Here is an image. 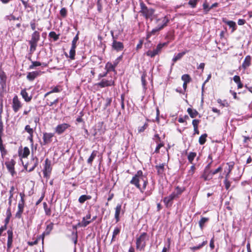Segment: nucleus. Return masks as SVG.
Here are the masks:
<instances>
[{
  "label": "nucleus",
  "instance_id": "nucleus-1",
  "mask_svg": "<svg viewBox=\"0 0 252 252\" xmlns=\"http://www.w3.org/2000/svg\"><path fill=\"white\" fill-rule=\"evenodd\" d=\"M131 185L135 186L141 192H143L148 184L147 178L141 170H138L130 181Z\"/></svg>",
  "mask_w": 252,
  "mask_h": 252
},
{
  "label": "nucleus",
  "instance_id": "nucleus-2",
  "mask_svg": "<svg viewBox=\"0 0 252 252\" xmlns=\"http://www.w3.org/2000/svg\"><path fill=\"white\" fill-rule=\"evenodd\" d=\"M149 240V236L145 232H143L136 238V248L140 251H144L146 246V242Z\"/></svg>",
  "mask_w": 252,
  "mask_h": 252
},
{
  "label": "nucleus",
  "instance_id": "nucleus-3",
  "mask_svg": "<svg viewBox=\"0 0 252 252\" xmlns=\"http://www.w3.org/2000/svg\"><path fill=\"white\" fill-rule=\"evenodd\" d=\"M40 39V34L37 31H34L32 34L31 39L29 41L30 45V51L33 52L37 45V42Z\"/></svg>",
  "mask_w": 252,
  "mask_h": 252
},
{
  "label": "nucleus",
  "instance_id": "nucleus-4",
  "mask_svg": "<svg viewBox=\"0 0 252 252\" xmlns=\"http://www.w3.org/2000/svg\"><path fill=\"white\" fill-rule=\"evenodd\" d=\"M141 10L140 12L146 19H150L153 20V16L155 12L154 9L153 8H148L143 2L140 3Z\"/></svg>",
  "mask_w": 252,
  "mask_h": 252
},
{
  "label": "nucleus",
  "instance_id": "nucleus-5",
  "mask_svg": "<svg viewBox=\"0 0 252 252\" xmlns=\"http://www.w3.org/2000/svg\"><path fill=\"white\" fill-rule=\"evenodd\" d=\"M160 21H162V24L161 26H157L153 29L152 31L149 33L148 35H154L157 32L162 30L164 27L166 26L167 24L169 22V19L166 17H164L162 18L158 19L156 20L157 23H158Z\"/></svg>",
  "mask_w": 252,
  "mask_h": 252
},
{
  "label": "nucleus",
  "instance_id": "nucleus-6",
  "mask_svg": "<svg viewBox=\"0 0 252 252\" xmlns=\"http://www.w3.org/2000/svg\"><path fill=\"white\" fill-rule=\"evenodd\" d=\"M20 196L21 199L18 203V211L15 214V217L18 219H21L22 218V214L23 213L25 206L24 193L22 192L20 193Z\"/></svg>",
  "mask_w": 252,
  "mask_h": 252
},
{
  "label": "nucleus",
  "instance_id": "nucleus-7",
  "mask_svg": "<svg viewBox=\"0 0 252 252\" xmlns=\"http://www.w3.org/2000/svg\"><path fill=\"white\" fill-rule=\"evenodd\" d=\"M111 34L113 39V42L112 44V49L117 52L122 51L124 48L123 43L116 40V38H115L114 37L113 31H111Z\"/></svg>",
  "mask_w": 252,
  "mask_h": 252
},
{
  "label": "nucleus",
  "instance_id": "nucleus-8",
  "mask_svg": "<svg viewBox=\"0 0 252 252\" xmlns=\"http://www.w3.org/2000/svg\"><path fill=\"white\" fill-rule=\"evenodd\" d=\"M38 163V159L36 157H32L30 162L25 165V168L28 172H32L37 166Z\"/></svg>",
  "mask_w": 252,
  "mask_h": 252
},
{
  "label": "nucleus",
  "instance_id": "nucleus-9",
  "mask_svg": "<svg viewBox=\"0 0 252 252\" xmlns=\"http://www.w3.org/2000/svg\"><path fill=\"white\" fill-rule=\"evenodd\" d=\"M212 162V161H210L208 163L207 165L205 168L203 174L201 176V178H203L205 181H209L211 179V174H209V173L211 171L210 170V169L211 168V165Z\"/></svg>",
  "mask_w": 252,
  "mask_h": 252
},
{
  "label": "nucleus",
  "instance_id": "nucleus-10",
  "mask_svg": "<svg viewBox=\"0 0 252 252\" xmlns=\"http://www.w3.org/2000/svg\"><path fill=\"white\" fill-rule=\"evenodd\" d=\"M12 107L14 112H17L22 107V104L17 95H15L12 99Z\"/></svg>",
  "mask_w": 252,
  "mask_h": 252
},
{
  "label": "nucleus",
  "instance_id": "nucleus-11",
  "mask_svg": "<svg viewBox=\"0 0 252 252\" xmlns=\"http://www.w3.org/2000/svg\"><path fill=\"white\" fill-rule=\"evenodd\" d=\"M15 163V161L13 159H11L10 160L6 161L5 162V164L7 170L11 173L12 176H13L14 174L15 173L14 170V165Z\"/></svg>",
  "mask_w": 252,
  "mask_h": 252
},
{
  "label": "nucleus",
  "instance_id": "nucleus-12",
  "mask_svg": "<svg viewBox=\"0 0 252 252\" xmlns=\"http://www.w3.org/2000/svg\"><path fill=\"white\" fill-rule=\"evenodd\" d=\"M52 168L51 167L50 161H49L48 159H46L45 161V165L43 168V174L45 177H48L51 172Z\"/></svg>",
  "mask_w": 252,
  "mask_h": 252
},
{
  "label": "nucleus",
  "instance_id": "nucleus-13",
  "mask_svg": "<svg viewBox=\"0 0 252 252\" xmlns=\"http://www.w3.org/2000/svg\"><path fill=\"white\" fill-rule=\"evenodd\" d=\"M115 85L114 81L112 80H107L105 79H102L101 81L95 84L100 88H104L109 86H112Z\"/></svg>",
  "mask_w": 252,
  "mask_h": 252
},
{
  "label": "nucleus",
  "instance_id": "nucleus-14",
  "mask_svg": "<svg viewBox=\"0 0 252 252\" xmlns=\"http://www.w3.org/2000/svg\"><path fill=\"white\" fill-rule=\"evenodd\" d=\"M69 127L70 125L66 123L58 125L55 128V132L59 135L61 134Z\"/></svg>",
  "mask_w": 252,
  "mask_h": 252
},
{
  "label": "nucleus",
  "instance_id": "nucleus-15",
  "mask_svg": "<svg viewBox=\"0 0 252 252\" xmlns=\"http://www.w3.org/2000/svg\"><path fill=\"white\" fill-rule=\"evenodd\" d=\"M53 226L54 223L53 222H50L49 224L47 225L45 230L40 236L42 239V244H43L45 236L50 234V232L53 229Z\"/></svg>",
  "mask_w": 252,
  "mask_h": 252
},
{
  "label": "nucleus",
  "instance_id": "nucleus-16",
  "mask_svg": "<svg viewBox=\"0 0 252 252\" xmlns=\"http://www.w3.org/2000/svg\"><path fill=\"white\" fill-rule=\"evenodd\" d=\"M177 197V195L175 194V192H173L169 196L165 197L163 199V202L165 203V205L167 207L168 205H171L172 201L174 199Z\"/></svg>",
  "mask_w": 252,
  "mask_h": 252
},
{
  "label": "nucleus",
  "instance_id": "nucleus-17",
  "mask_svg": "<svg viewBox=\"0 0 252 252\" xmlns=\"http://www.w3.org/2000/svg\"><path fill=\"white\" fill-rule=\"evenodd\" d=\"M54 134L52 133H44L43 135L44 145L50 143L52 141V138Z\"/></svg>",
  "mask_w": 252,
  "mask_h": 252
},
{
  "label": "nucleus",
  "instance_id": "nucleus-18",
  "mask_svg": "<svg viewBox=\"0 0 252 252\" xmlns=\"http://www.w3.org/2000/svg\"><path fill=\"white\" fill-rule=\"evenodd\" d=\"M0 85L2 89L6 86V76L4 71H0Z\"/></svg>",
  "mask_w": 252,
  "mask_h": 252
},
{
  "label": "nucleus",
  "instance_id": "nucleus-19",
  "mask_svg": "<svg viewBox=\"0 0 252 252\" xmlns=\"http://www.w3.org/2000/svg\"><path fill=\"white\" fill-rule=\"evenodd\" d=\"M20 94L26 102H30L32 99V95H31L29 96L25 89L22 90L21 91Z\"/></svg>",
  "mask_w": 252,
  "mask_h": 252
},
{
  "label": "nucleus",
  "instance_id": "nucleus-20",
  "mask_svg": "<svg viewBox=\"0 0 252 252\" xmlns=\"http://www.w3.org/2000/svg\"><path fill=\"white\" fill-rule=\"evenodd\" d=\"M251 57L250 56H247L242 64V67L246 69L248 67L251 65Z\"/></svg>",
  "mask_w": 252,
  "mask_h": 252
},
{
  "label": "nucleus",
  "instance_id": "nucleus-21",
  "mask_svg": "<svg viewBox=\"0 0 252 252\" xmlns=\"http://www.w3.org/2000/svg\"><path fill=\"white\" fill-rule=\"evenodd\" d=\"M187 112L189 116L192 118H195L199 114L198 112L195 109L191 108H188Z\"/></svg>",
  "mask_w": 252,
  "mask_h": 252
},
{
  "label": "nucleus",
  "instance_id": "nucleus-22",
  "mask_svg": "<svg viewBox=\"0 0 252 252\" xmlns=\"http://www.w3.org/2000/svg\"><path fill=\"white\" fill-rule=\"evenodd\" d=\"M39 75V72L37 71H33L32 72H29L27 76V79L30 81L33 80L38 75Z\"/></svg>",
  "mask_w": 252,
  "mask_h": 252
},
{
  "label": "nucleus",
  "instance_id": "nucleus-23",
  "mask_svg": "<svg viewBox=\"0 0 252 252\" xmlns=\"http://www.w3.org/2000/svg\"><path fill=\"white\" fill-rule=\"evenodd\" d=\"M187 51H185L181 53H179L176 56H175L172 59V61L173 62V63H175L177 61L180 60L183 57V56L187 53ZM173 65L174 63H172V65Z\"/></svg>",
  "mask_w": 252,
  "mask_h": 252
},
{
  "label": "nucleus",
  "instance_id": "nucleus-24",
  "mask_svg": "<svg viewBox=\"0 0 252 252\" xmlns=\"http://www.w3.org/2000/svg\"><path fill=\"white\" fill-rule=\"evenodd\" d=\"M121 205L118 204L115 209V218L117 222L119 221V215L121 210Z\"/></svg>",
  "mask_w": 252,
  "mask_h": 252
},
{
  "label": "nucleus",
  "instance_id": "nucleus-25",
  "mask_svg": "<svg viewBox=\"0 0 252 252\" xmlns=\"http://www.w3.org/2000/svg\"><path fill=\"white\" fill-rule=\"evenodd\" d=\"M97 153H98V152L95 150H94L92 152L90 157L87 160V162L88 164H89L90 165L92 164L93 161L94 159V158L96 157Z\"/></svg>",
  "mask_w": 252,
  "mask_h": 252
},
{
  "label": "nucleus",
  "instance_id": "nucleus-26",
  "mask_svg": "<svg viewBox=\"0 0 252 252\" xmlns=\"http://www.w3.org/2000/svg\"><path fill=\"white\" fill-rule=\"evenodd\" d=\"M91 198H92V197L90 195H82L79 197V198L78 199V201L79 203L83 204L86 200H90Z\"/></svg>",
  "mask_w": 252,
  "mask_h": 252
},
{
  "label": "nucleus",
  "instance_id": "nucleus-27",
  "mask_svg": "<svg viewBox=\"0 0 252 252\" xmlns=\"http://www.w3.org/2000/svg\"><path fill=\"white\" fill-rule=\"evenodd\" d=\"M234 81L237 84V87L238 89L242 88L243 86V84L241 82L240 77L239 76L235 75L233 77Z\"/></svg>",
  "mask_w": 252,
  "mask_h": 252
},
{
  "label": "nucleus",
  "instance_id": "nucleus-28",
  "mask_svg": "<svg viewBox=\"0 0 252 252\" xmlns=\"http://www.w3.org/2000/svg\"><path fill=\"white\" fill-rule=\"evenodd\" d=\"M165 163H161L158 165L156 166V168L157 169L158 174H162L164 172Z\"/></svg>",
  "mask_w": 252,
  "mask_h": 252
},
{
  "label": "nucleus",
  "instance_id": "nucleus-29",
  "mask_svg": "<svg viewBox=\"0 0 252 252\" xmlns=\"http://www.w3.org/2000/svg\"><path fill=\"white\" fill-rule=\"evenodd\" d=\"M91 222V220H86L84 218H83L82 221L78 222L77 224V226L80 227H86L88 225H89Z\"/></svg>",
  "mask_w": 252,
  "mask_h": 252
},
{
  "label": "nucleus",
  "instance_id": "nucleus-30",
  "mask_svg": "<svg viewBox=\"0 0 252 252\" xmlns=\"http://www.w3.org/2000/svg\"><path fill=\"white\" fill-rule=\"evenodd\" d=\"M225 23L230 28H232L231 32H233L236 29V24L235 22L232 21H227Z\"/></svg>",
  "mask_w": 252,
  "mask_h": 252
},
{
  "label": "nucleus",
  "instance_id": "nucleus-31",
  "mask_svg": "<svg viewBox=\"0 0 252 252\" xmlns=\"http://www.w3.org/2000/svg\"><path fill=\"white\" fill-rule=\"evenodd\" d=\"M209 220V218L202 217L199 221V225L200 228L202 229L204 224Z\"/></svg>",
  "mask_w": 252,
  "mask_h": 252
},
{
  "label": "nucleus",
  "instance_id": "nucleus-32",
  "mask_svg": "<svg viewBox=\"0 0 252 252\" xmlns=\"http://www.w3.org/2000/svg\"><path fill=\"white\" fill-rule=\"evenodd\" d=\"M120 231H121V229L120 228L118 227H116L113 231V235H112V239H111V242L114 241L115 240V237L116 235H118L120 232Z\"/></svg>",
  "mask_w": 252,
  "mask_h": 252
},
{
  "label": "nucleus",
  "instance_id": "nucleus-33",
  "mask_svg": "<svg viewBox=\"0 0 252 252\" xmlns=\"http://www.w3.org/2000/svg\"><path fill=\"white\" fill-rule=\"evenodd\" d=\"M41 65H42L44 66H46V64L45 63H43L42 64H41L39 62H32V64L30 66V68L31 69H32L35 67L40 66Z\"/></svg>",
  "mask_w": 252,
  "mask_h": 252
},
{
  "label": "nucleus",
  "instance_id": "nucleus-34",
  "mask_svg": "<svg viewBox=\"0 0 252 252\" xmlns=\"http://www.w3.org/2000/svg\"><path fill=\"white\" fill-rule=\"evenodd\" d=\"M76 47H73L71 46V48L69 51V55L68 57L71 60H74L75 59V49Z\"/></svg>",
  "mask_w": 252,
  "mask_h": 252
},
{
  "label": "nucleus",
  "instance_id": "nucleus-35",
  "mask_svg": "<svg viewBox=\"0 0 252 252\" xmlns=\"http://www.w3.org/2000/svg\"><path fill=\"white\" fill-rule=\"evenodd\" d=\"M207 134L206 133L201 135L199 138V143L200 145H203L206 141Z\"/></svg>",
  "mask_w": 252,
  "mask_h": 252
},
{
  "label": "nucleus",
  "instance_id": "nucleus-36",
  "mask_svg": "<svg viewBox=\"0 0 252 252\" xmlns=\"http://www.w3.org/2000/svg\"><path fill=\"white\" fill-rule=\"evenodd\" d=\"M196 156V153L194 152H190L188 156V159L189 160V161L192 164V161L195 158V157Z\"/></svg>",
  "mask_w": 252,
  "mask_h": 252
},
{
  "label": "nucleus",
  "instance_id": "nucleus-37",
  "mask_svg": "<svg viewBox=\"0 0 252 252\" xmlns=\"http://www.w3.org/2000/svg\"><path fill=\"white\" fill-rule=\"evenodd\" d=\"M116 66V64H112L111 63H108L106 64L105 67H106V68H107V72H108V71H114Z\"/></svg>",
  "mask_w": 252,
  "mask_h": 252
},
{
  "label": "nucleus",
  "instance_id": "nucleus-38",
  "mask_svg": "<svg viewBox=\"0 0 252 252\" xmlns=\"http://www.w3.org/2000/svg\"><path fill=\"white\" fill-rule=\"evenodd\" d=\"M8 238L7 243H12L13 242V232L12 230L9 229L7 232Z\"/></svg>",
  "mask_w": 252,
  "mask_h": 252
},
{
  "label": "nucleus",
  "instance_id": "nucleus-39",
  "mask_svg": "<svg viewBox=\"0 0 252 252\" xmlns=\"http://www.w3.org/2000/svg\"><path fill=\"white\" fill-rule=\"evenodd\" d=\"M43 208H44L46 215L50 216L51 213V211L50 208L48 207L47 204L46 202L43 203Z\"/></svg>",
  "mask_w": 252,
  "mask_h": 252
},
{
  "label": "nucleus",
  "instance_id": "nucleus-40",
  "mask_svg": "<svg viewBox=\"0 0 252 252\" xmlns=\"http://www.w3.org/2000/svg\"><path fill=\"white\" fill-rule=\"evenodd\" d=\"M30 151L29 149L27 147H24L23 149V152L22 153V158H26L30 155Z\"/></svg>",
  "mask_w": 252,
  "mask_h": 252
},
{
  "label": "nucleus",
  "instance_id": "nucleus-41",
  "mask_svg": "<svg viewBox=\"0 0 252 252\" xmlns=\"http://www.w3.org/2000/svg\"><path fill=\"white\" fill-rule=\"evenodd\" d=\"M185 188H181L179 186L176 187L175 190V194L177 195V197H178L179 195L181 194L182 192L185 190Z\"/></svg>",
  "mask_w": 252,
  "mask_h": 252
},
{
  "label": "nucleus",
  "instance_id": "nucleus-42",
  "mask_svg": "<svg viewBox=\"0 0 252 252\" xmlns=\"http://www.w3.org/2000/svg\"><path fill=\"white\" fill-rule=\"evenodd\" d=\"M60 92V90L59 89L58 87L56 86V87H54L51 91L46 93L44 95V97H46V96H47L48 95H49L50 94H51L52 93H59Z\"/></svg>",
  "mask_w": 252,
  "mask_h": 252
},
{
  "label": "nucleus",
  "instance_id": "nucleus-43",
  "mask_svg": "<svg viewBox=\"0 0 252 252\" xmlns=\"http://www.w3.org/2000/svg\"><path fill=\"white\" fill-rule=\"evenodd\" d=\"M222 170V168L221 166H219L218 168H217L216 170H214V171H212L211 170L209 174H211V179L213 177V176L215 174H216L217 173L221 171Z\"/></svg>",
  "mask_w": 252,
  "mask_h": 252
},
{
  "label": "nucleus",
  "instance_id": "nucleus-44",
  "mask_svg": "<svg viewBox=\"0 0 252 252\" xmlns=\"http://www.w3.org/2000/svg\"><path fill=\"white\" fill-rule=\"evenodd\" d=\"M79 40V32H77V34L73 38V40L72 41L71 46L76 47V43Z\"/></svg>",
  "mask_w": 252,
  "mask_h": 252
},
{
  "label": "nucleus",
  "instance_id": "nucleus-45",
  "mask_svg": "<svg viewBox=\"0 0 252 252\" xmlns=\"http://www.w3.org/2000/svg\"><path fill=\"white\" fill-rule=\"evenodd\" d=\"M49 37L54 39V41H57L59 38V35L57 34L55 32H51L49 34Z\"/></svg>",
  "mask_w": 252,
  "mask_h": 252
},
{
  "label": "nucleus",
  "instance_id": "nucleus-46",
  "mask_svg": "<svg viewBox=\"0 0 252 252\" xmlns=\"http://www.w3.org/2000/svg\"><path fill=\"white\" fill-rule=\"evenodd\" d=\"M207 241H204L202 243V244L199 245L198 246H194V247L190 248V249L193 251H196L197 250H198V249L201 248L203 246L207 244Z\"/></svg>",
  "mask_w": 252,
  "mask_h": 252
},
{
  "label": "nucleus",
  "instance_id": "nucleus-47",
  "mask_svg": "<svg viewBox=\"0 0 252 252\" xmlns=\"http://www.w3.org/2000/svg\"><path fill=\"white\" fill-rule=\"evenodd\" d=\"M203 8L205 14L208 13V12L211 10V8H210V7L209 6V5L207 3V2H205L203 4Z\"/></svg>",
  "mask_w": 252,
  "mask_h": 252
},
{
  "label": "nucleus",
  "instance_id": "nucleus-48",
  "mask_svg": "<svg viewBox=\"0 0 252 252\" xmlns=\"http://www.w3.org/2000/svg\"><path fill=\"white\" fill-rule=\"evenodd\" d=\"M167 43H159L158 44L157 48L155 49L156 51L157 52V53L158 54V53L160 51L161 49L166 45H167Z\"/></svg>",
  "mask_w": 252,
  "mask_h": 252
},
{
  "label": "nucleus",
  "instance_id": "nucleus-49",
  "mask_svg": "<svg viewBox=\"0 0 252 252\" xmlns=\"http://www.w3.org/2000/svg\"><path fill=\"white\" fill-rule=\"evenodd\" d=\"M182 79L184 81V83H188L190 81V77L188 74H184L182 76Z\"/></svg>",
  "mask_w": 252,
  "mask_h": 252
},
{
  "label": "nucleus",
  "instance_id": "nucleus-50",
  "mask_svg": "<svg viewBox=\"0 0 252 252\" xmlns=\"http://www.w3.org/2000/svg\"><path fill=\"white\" fill-rule=\"evenodd\" d=\"M148 124L147 123H145L144 125L142 126H139L138 128V132L139 133L143 132L145 131V130L148 127Z\"/></svg>",
  "mask_w": 252,
  "mask_h": 252
},
{
  "label": "nucleus",
  "instance_id": "nucleus-51",
  "mask_svg": "<svg viewBox=\"0 0 252 252\" xmlns=\"http://www.w3.org/2000/svg\"><path fill=\"white\" fill-rule=\"evenodd\" d=\"M157 52L155 49L153 50H149L147 52V55L151 57H154L156 55H158Z\"/></svg>",
  "mask_w": 252,
  "mask_h": 252
},
{
  "label": "nucleus",
  "instance_id": "nucleus-52",
  "mask_svg": "<svg viewBox=\"0 0 252 252\" xmlns=\"http://www.w3.org/2000/svg\"><path fill=\"white\" fill-rule=\"evenodd\" d=\"M25 130L29 134H33V130L32 128H31L29 125H27L25 127Z\"/></svg>",
  "mask_w": 252,
  "mask_h": 252
},
{
  "label": "nucleus",
  "instance_id": "nucleus-53",
  "mask_svg": "<svg viewBox=\"0 0 252 252\" xmlns=\"http://www.w3.org/2000/svg\"><path fill=\"white\" fill-rule=\"evenodd\" d=\"M112 102V98L107 97L105 99V104L104 105V109H106L110 105Z\"/></svg>",
  "mask_w": 252,
  "mask_h": 252
},
{
  "label": "nucleus",
  "instance_id": "nucleus-54",
  "mask_svg": "<svg viewBox=\"0 0 252 252\" xmlns=\"http://www.w3.org/2000/svg\"><path fill=\"white\" fill-rule=\"evenodd\" d=\"M198 0H190L189 1V4L190 5L192 8H194L196 6Z\"/></svg>",
  "mask_w": 252,
  "mask_h": 252
},
{
  "label": "nucleus",
  "instance_id": "nucleus-55",
  "mask_svg": "<svg viewBox=\"0 0 252 252\" xmlns=\"http://www.w3.org/2000/svg\"><path fill=\"white\" fill-rule=\"evenodd\" d=\"M158 145L155 149V152L156 153H158L159 152V149L160 148L163 147L164 146V144L162 143L159 142L158 143H157Z\"/></svg>",
  "mask_w": 252,
  "mask_h": 252
},
{
  "label": "nucleus",
  "instance_id": "nucleus-56",
  "mask_svg": "<svg viewBox=\"0 0 252 252\" xmlns=\"http://www.w3.org/2000/svg\"><path fill=\"white\" fill-rule=\"evenodd\" d=\"M58 102H59V98H57L52 102H47L46 104L47 105H49V106H53L54 105H56Z\"/></svg>",
  "mask_w": 252,
  "mask_h": 252
},
{
  "label": "nucleus",
  "instance_id": "nucleus-57",
  "mask_svg": "<svg viewBox=\"0 0 252 252\" xmlns=\"http://www.w3.org/2000/svg\"><path fill=\"white\" fill-rule=\"evenodd\" d=\"M60 13L62 16L65 17L66 16L67 11L65 8H62L60 10Z\"/></svg>",
  "mask_w": 252,
  "mask_h": 252
},
{
  "label": "nucleus",
  "instance_id": "nucleus-58",
  "mask_svg": "<svg viewBox=\"0 0 252 252\" xmlns=\"http://www.w3.org/2000/svg\"><path fill=\"white\" fill-rule=\"evenodd\" d=\"M200 122V121L199 120H197V119L193 120V121L192 122V124L193 126V127H198V125L199 124Z\"/></svg>",
  "mask_w": 252,
  "mask_h": 252
},
{
  "label": "nucleus",
  "instance_id": "nucleus-59",
  "mask_svg": "<svg viewBox=\"0 0 252 252\" xmlns=\"http://www.w3.org/2000/svg\"><path fill=\"white\" fill-rule=\"evenodd\" d=\"M224 184L225 185V189H228L230 187L231 183L228 180H225L224 181Z\"/></svg>",
  "mask_w": 252,
  "mask_h": 252
},
{
  "label": "nucleus",
  "instance_id": "nucleus-60",
  "mask_svg": "<svg viewBox=\"0 0 252 252\" xmlns=\"http://www.w3.org/2000/svg\"><path fill=\"white\" fill-rule=\"evenodd\" d=\"M72 235H74V238H72V239L73 240L74 244L75 245H76L77 242V231L76 232H75V233L74 232H72Z\"/></svg>",
  "mask_w": 252,
  "mask_h": 252
},
{
  "label": "nucleus",
  "instance_id": "nucleus-61",
  "mask_svg": "<svg viewBox=\"0 0 252 252\" xmlns=\"http://www.w3.org/2000/svg\"><path fill=\"white\" fill-rule=\"evenodd\" d=\"M154 139L157 143H158L161 141L160 138L158 134L155 135Z\"/></svg>",
  "mask_w": 252,
  "mask_h": 252
},
{
  "label": "nucleus",
  "instance_id": "nucleus-62",
  "mask_svg": "<svg viewBox=\"0 0 252 252\" xmlns=\"http://www.w3.org/2000/svg\"><path fill=\"white\" fill-rule=\"evenodd\" d=\"M15 190V188L14 186H11L10 188V189L9 190V193H10V198H12L14 194V192Z\"/></svg>",
  "mask_w": 252,
  "mask_h": 252
},
{
  "label": "nucleus",
  "instance_id": "nucleus-63",
  "mask_svg": "<svg viewBox=\"0 0 252 252\" xmlns=\"http://www.w3.org/2000/svg\"><path fill=\"white\" fill-rule=\"evenodd\" d=\"M28 139L30 140V143L31 144V146L32 148L33 146V134H29V136L28 137Z\"/></svg>",
  "mask_w": 252,
  "mask_h": 252
},
{
  "label": "nucleus",
  "instance_id": "nucleus-64",
  "mask_svg": "<svg viewBox=\"0 0 252 252\" xmlns=\"http://www.w3.org/2000/svg\"><path fill=\"white\" fill-rule=\"evenodd\" d=\"M3 130V123L1 118H0V135L1 138L2 133Z\"/></svg>",
  "mask_w": 252,
  "mask_h": 252
}]
</instances>
